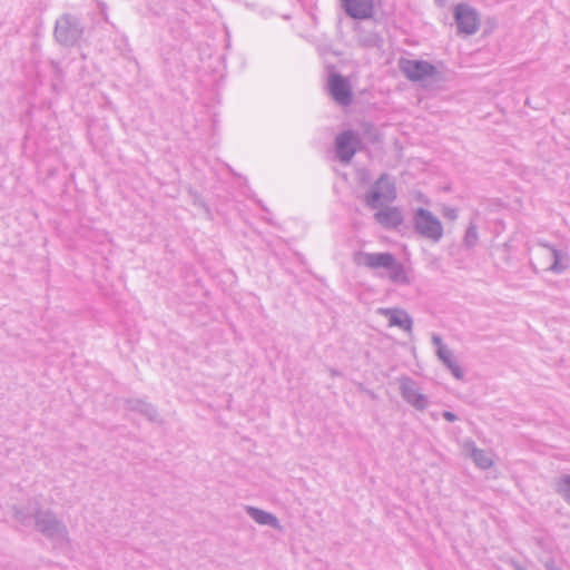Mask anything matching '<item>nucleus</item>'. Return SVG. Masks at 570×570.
<instances>
[{
  "instance_id": "9",
  "label": "nucleus",
  "mask_w": 570,
  "mask_h": 570,
  "mask_svg": "<svg viewBox=\"0 0 570 570\" xmlns=\"http://www.w3.org/2000/svg\"><path fill=\"white\" fill-rule=\"evenodd\" d=\"M383 315L389 318L390 326H397L404 331H410L412 326L409 315L401 309H381Z\"/></svg>"
},
{
  "instance_id": "10",
  "label": "nucleus",
  "mask_w": 570,
  "mask_h": 570,
  "mask_svg": "<svg viewBox=\"0 0 570 570\" xmlns=\"http://www.w3.org/2000/svg\"><path fill=\"white\" fill-rule=\"evenodd\" d=\"M375 217L381 225L389 228L396 227L402 222V215L395 207H389L380 210L376 213Z\"/></svg>"
},
{
  "instance_id": "4",
  "label": "nucleus",
  "mask_w": 570,
  "mask_h": 570,
  "mask_svg": "<svg viewBox=\"0 0 570 570\" xmlns=\"http://www.w3.org/2000/svg\"><path fill=\"white\" fill-rule=\"evenodd\" d=\"M346 13L355 19H370L374 13L373 0H341Z\"/></svg>"
},
{
  "instance_id": "5",
  "label": "nucleus",
  "mask_w": 570,
  "mask_h": 570,
  "mask_svg": "<svg viewBox=\"0 0 570 570\" xmlns=\"http://www.w3.org/2000/svg\"><path fill=\"white\" fill-rule=\"evenodd\" d=\"M330 91L333 98L342 104L347 105L351 101V90L347 81L338 75L331 76L328 80Z\"/></svg>"
},
{
  "instance_id": "7",
  "label": "nucleus",
  "mask_w": 570,
  "mask_h": 570,
  "mask_svg": "<svg viewBox=\"0 0 570 570\" xmlns=\"http://www.w3.org/2000/svg\"><path fill=\"white\" fill-rule=\"evenodd\" d=\"M395 198L393 185L387 181H377L374 190L367 196L366 202L371 207H376L381 200L391 202Z\"/></svg>"
},
{
  "instance_id": "13",
  "label": "nucleus",
  "mask_w": 570,
  "mask_h": 570,
  "mask_svg": "<svg viewBox=\"0 0 570 570\" xmlns=\"http://www.w3.org/2000/svg\"><path fill=\"white\" fill-rule=\"evenodd\" d=\"M444 416L449 421H454V419H455V416L452 413H450V412H445Z\"/></svg>"
},
{
  "instance_id": "6",
  "label": "nucleus",
  "mask_w": 570,
  "mask_h": 570,
  "mask_svg": "<svg viewBox=\"0 0 570 570\" xmlns=\"http://www.w3.org/2000/svg\"><path fill=\"white\" fill-rule=\"evenodd\" d=\"M459 28L465 33H473L478 29V17L474 10L466 6H459L455 12Z\"/></svg>"
},
{
  "instance_id": "11",
  "label": "nucleus",
  "mask_w": 570,
  "mask_h": 570,
  "mask_svg": "<svg viewBox=\"0 0 570 570\" xmlns=\"http://www.w3.org/2000/svg\"><path fill=\"white\" fill-rule=\"evenodd\" d=\"M249 513L254 518V520L261 524H276L275 517L265 511L250 508Z\"/></svg>"
},
{
  "instance_id": "8",
  "label": "nucleus",
  "mask_w": 570,
  "mask_h": 570,
  "mask_svg": "<svg viewBox=\"0 0 570 570\" xmlns=\"http://www.w3.org/2000/svg\"><path fill=\"white\" fill-rule=\"evenodd\" d=\"M355 144L356 137L353 132L347 131L341 134L336 138V150L338 157L344 161H348L355 154Z\"/></svg>"
},
{
  "instance_id": "3",
  "label": "nucleus",
  "mask_w": 570,
  "mask_h": 570,
  "mask_svg": "<svg viewBox=\"0 0 570 570\" xmlns=\"http://www.w3.org/2000/svg\"><path fill=\"white\" fill-rule=\"evenodd\" d=\"M357 263L368 268H391L401 272V266L389 253H360Z\"/></svg>"
},
{
  "instance_id": "14",
  "label": "nucleus",
  "mask_w": 570,
  "mask_h": 570,
  "mask_svg": "<svg viewBox=\"0 0 570 570\" xmlns=\"http://www.w3.org/2000/svg\"><path fill=\"white\" fill-rule=\"evenodd\" d=\"M445 215L449 216L450 218H455L456 217V214L452 209L449 210Z\"/></svg>"
},
{
  "instance_id": "1",
  "label": "nucleus",
  "mask_w": 570,
  "mask_h": 570,
  "mask_svg": "<svg viewBox=\"0 0 570 570\" xmlns=\"http://www.w3.org/2000/svg\"><path fill=\"white\" fill-rule=\"evenodd\" d=\"M402 72L412 81H422L436 73L434 66L421 60L404 59L400 61Z\"/></svg>"
},
{
  "instance_id": "12",
  "label": "nucleus",
  "mask_w": 570,
  "mask_h": 570,
  "mask_svg": "<svg viewBox=\"0 0 570 570\" xmlns=\"http://www.w3.org/2000/svg\"><path fill=\"white\" fill-rule=\"evenodd\" d=\"M472 455H473L474 462L478 465H480L481 468H488L492 463L490 456L483 451H479V450L474 451Z\"/></svg>"
},
{
  "instance_id": "2",
  "label": "nucleus",
  "mask_w": 570,
  "mask_h": 570,
  "mask_svg": "<svg viewBox=\"0 0 570 570\" xmlns=\"http://www.w3.org/2000/svg\"><path fill=\"white\" fill-rule=\"evenodd\" d=\"M415 228L421 235L434 240L440 239L443 234L442 225L439 219L424 209L416 212Z\"/></svg>"
}]
</instances>
